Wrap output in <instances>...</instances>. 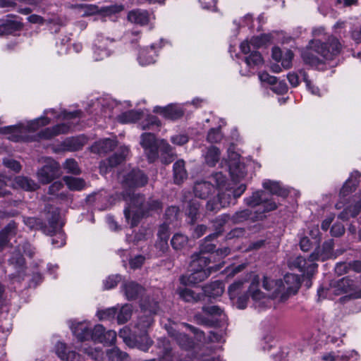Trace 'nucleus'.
<instances>
[{
	"mask_svg": "<svg viewBox=\"0 0 361 361\" xmlns=\"http://www.w3.org/2000/svg\"><path fill=\"white\" fill-rule=\"evenodd\" d=\"M204 294L209 298H216L224 293V286L221 282L214 281L204 287Z\"/></svg>",
	"mask_w": 361,
	"mask_h": 361,
	"instance_id": "41",
	"label": "nucleus"
},
{
	"mask_svg": "<svg viewBox=\"0 0 361 361\" xmlns=\"http://www.w3.org/2000/svg\"><path fill=\"white\" fill-rule=\"evenodd\" d=\"M213 184L208 181L197 182L194 186V192L196 197L206 199L214 191Z\"/></svg>",
	"mask_w": 361,
	"mask_h": 361,
	"instance_id": "29",
	"label": "nucleus"
},
{
	"mask_svg": "<svg viewBox=\"0 0 361 361\" xmlns=\"http://www.w3.org/2000/svg\"><path fill=\"white\" fill-rule=\"evenodd\" d=\"M187 171L185 169V162L180 159L173 164V176L174 181L177 184H180L187 178Z\"/></svg>",
	"mask_w": 361,
	"mask_h": 361,
	"instance_id": "38",
	"label": "nucleus"
},
{
	"mask_svg": "<svg viewBox=\"0 0 361 361\" xmlns=\"http://www.w3.org/2000/svg\"><path fill=\"white\" fill-rule=\"evenodd\" d=\"M149 54V49L142 50L139 56H138V62L141 66H147L152 64L155 62V55L154 54Z\"/></svg>",
	"mask_w": 361,
	"mask_h": 361,
	"instance_id": "57",
	"label": "nucleus"
},
{
	"mask_svg": "<svg viewBox=\"0 0 361 361\" xmlns=\"http://www.w3.org/2000/svg\"><path fill=\"white\" fill-rule=\"evenodd\" d=\"M360 176V173L358 171H355L351 173L350 177L345 181L341 190V196L345 197L355 190L358 184V178Z\"/></svg>",
	"mask_w": 361,
	"mask_h": 361,
	"instance_id": "31",
	"label": "nucleus"
},
{
	"mask_svg": "<svg viewBox=\"0 0 361 361\" xmlns=\"http://www.w3.org/2000/svg\"><path fill=\"white\" fill-rule=\"evenodd\" d=\"M24 224L30 229H41L47 235H52L57 226V217L54 215L53 219L49 221V226H44L42 221L35 217H24Z\"/></svg>",
	"mask_w": 361,
	"mask_h": 361,
	"instance_id": "14",
	"label": "nucleus"
},
{
	"mask_svg": "<svg viewBox=\"0 0 361 361\" xmlns=\"http://www.w3.org/2000/svg\"><path fill=\"white\" fill-rule=\"evenodd\" d=\"M271 34H263L260 36L252 37L250 43L254 48H259L271 42Z\"/></svg>",
	"mask_w": 361,
	"mask_h": 361,
	"instance_id": "55",
	"label": "nucleus"
},
{
	"mask_svg": "<svg viewBox=\"0 0 361 361\" xmlns=\"http://www.w3.org/2000/svg\"><path fill=\"white\" fill-rule=\"evenodd\" d=\"M106 355L111 361H129L128 355L118 347H114L106 351Z\"/></svg>",
	"mask_w": 361,
	"mask_h": 361,
	"instance_id": "49",
	"label": "nucleus"
},
{
	"mask_svg": "<svg viewBox=\"0 0 361 361\" xmlns=\"http://www.w3.org/2000/svg\"><path fill=\"white\" fill-rule=\"evenodd\" d=\"M244 202L247 206L251 207H259V209L255 211V213L262 217L264 213L273 211L277 208L276 204L274 202L268 200L266 197V193L263 190L254 192L251 196L245 198Z\"/></svg>",
	"mask_w": 361,
	"mask_h": 361,
	"instance_id": "6",
	"label": "nucleus"
},
{
	"mask_svg": "<svg viewBox=\"0 0 361 361\" xmlns=\"http://www.w3.org/2000/svg\"><path fill=\"white\" fill-rule=\"evenodd\" d=\"M20 23L15 20H7L0 24V35H9L21 28Z\"/></svg>",
	"mask_w": 361,
	"mask_h": 361,
	"instance_id": "44",
	"label": "nucleus"
},
{
	"mask_svg": "<svg viewBox=\"0 0 361 361\" xmlns=\"http://www.w3.org/2000/svg\"><path fill=\"white\" fill-rule=\"evenodd\" d=\"M191 258L190 267L192 269L205 270L204 268L209 263L208 257L201 252L193 254Z\"/></svg>",
	"mask_w": 361,
	"mask_h": 361,
	"instance_id": "37",
	"label": "nucleus"
},
{
	"mask_svg": "<svg viewBox=\"0 0 361 361\" xmlns=\"http://www.w3.org/2000/svg\"><path fill=\"white\" fill-rule=\"evenodd\" d=\"M63 180L71 190H81L85 187L83 179L72 176H64Z\"/></svg>",
	"mask_w": 361,
	"mask_h": 361,
	"instance_id": "43",
	"label": "nucleus"
},
{
	"mask_svg": "<svg viewBox=\"0 0 361 361\" xmlns=\"http://www.w3.org/2000/svg\"><path fill=\"white\" fill-rule=\"evenodd\" d=\"M259 278L253 275L252 282L246 292L244 291V282L238 281L232 283L228 288V294L231 300L235 301L238 309H245L249 300V296L254 302L255 307H264L268 300L266 295L259 288Z\"/></svg>",
	"mask_w": 361,
	"mask_h": 361,
	"instance_id": "1",
	"label": "nucleus"
},
{
	"mask_svg": "<svg viewBox=\"0 0 361 361\" xmlns=\"http://www.w3.org/2000/svg\"><path fill=\"white\" fill-rule=\"evenodd\" d=\"M60 166L52 159H47L45 164L37 173L39 181L42 184H48L60 176Z\"/></svg>",
	"mask_w": 361,
	"mask_h": 361,
	"instance_id": "8",
	"label": "nucleus"
},
{
	"mask_svg": "<svg viewBox=\"0 0 361 361\" xmlns=\"http://www.w3.org/2000/svg\"><path fill=\"white\" fill-rule=\"evenodd\" d=\"M169 224L166 223H164L162 225H161L158 230L157 235L158 238L160 240L158 245L159 246L160 249L163 250L168 248L167 241L169 237Z\"/></svg>",
	"mask_w": 361,
	"mask_h": 361,
	"instance_id": "45",
	"label": "nucleus"
},
{
	"mask_svg": "<svg viewBox=\"0 0 361 361\" xmlns=\"http://www.w3.org/2000/svg\"><path fill=\"white\" fill-rule=\"evenodd\" d=\"M127 207L124 209V215L131 227L137 225L141 216L151 212H158L161 209V203L153 199L145 202V198L140 194L126 192L123 194Z\"/></svg>",
	"mask_w": 361,
	"mask_h": 361,
	"instance_id": "2",
	"label": "nucleus"
},
{
	"mask_svg": "<svg viewBox=\"0 0 361 361\" xmlns=\"http://www.w3.org/2000/svg\"><path fill=\"white\" fill-rule=\"evenodd\" d=\"M116 146L114 140L104 139L96 142L91 147L92 152L97 154H106L113 150Z\"/></svg>",
	"mask_w": 361,
	"mask_h": 361,
	"instance_id": "27",
	"label": "nucleus"
},
{
	"mask_svg": "<svg viewBox=\"0 0 361 361\" xmlns=\"http://www.w3.org/2000/svg\"><path fill=\"white\" fill-rule=\"evenodd\" d=\"M166 154L165 157H161V161L165 164H169L173 160V153L171 146L165 140H162L158 145V149Z\"/></svg>",
	"mask_w": 361,
	"mask_h": 361,
	"instance_id": "47",
	"label": "nucleus"
},
{
	"mask_svg": "<svg viewBox=\"0 0 361 361\" xmlns=\"http://www.w3.org/2000/svg\"><path fill=\"white\" fill-rule=\"evenodd\" d=\"M128 19L132 23L145 25L148 23L149 17L147 11L137 9L130 11L128 13Z\"/></svg>",
	"mask_w": 361,
	"mask_h": 361,
	"instance_id": "30",
	"label": "nucleus"
},
{
	"mask_svg": "<svg viewBox=\"0 0 361 361\" xmlns=\"http://www.w3.org/2000/svg\"><path fill=\"white\" fill-rule=\"evenodd\" d=\"M132 312L133 309L130 305H123L117 314L118 323L121 324L127 322L130 319Z\"/></svg>",
	"mask_w": 361,
	"mask_h": 361,
	"instance_id": "52",
	"label": "nucleus"
},
{
	"mask_svg": "<svg viewBox=\"0 0 361 361\" xmlns=\"http://www.w3.org/2000/svg\"><path fill=\"white\" fill-rule=\"evenodd\" d=\"M350 357L349 355L342 354L340 355L339 352L337 353L331 352L323 355L322 359L325 361H340V360H348Z\"/></svg>",
	"mask_w": 361,
	"mask_h": 361,
	"instance_id": "64",
	"label": "nucleus"
},
{
	"mask_svg": "<svg viewBox=\"0 0 361 361\" xmlns=\"http://www.w3.org/2000/svg\"><path fill=\"white\" fill-rule=\"evenodd\" d=\"M144 315L140 316L135 326L140 334H146L147 329L152 325L153 319L151 314H156L159 310L158 303L154 300H145L140 304Z\"/></svg>",
	"mask_w": 361,
	"mask_h": 361,
	"instance_id": "7",
	"label": "nucleus"
},
{
	"mask_svg": "<svg viewBox=\"0 0 361 361\" xmlns=\"http://www.w3.org/2000/svg\"><path fill=\"white\" fill-rule=\"evenodd\" d=\"M152 344V340L147 334H142L135 338V346L142 351H148Z\"/></svg>",
	"mask_w": 361,
	"mask_h": 361,
	"instance_id": "53",
	"label": "nucleus"
},
{
	"mask_svg": "<svg viewBox=\"0 0 361 361\" xmlns=\"http://www.w3.org/2000/svg\"><path fill=\"white\" fill-rule=\"evenodd\" d=\"M71 126L66 123H61L56 125L51 128H47L40 131L36 137L37 139L49 140L52 137L59 135L61 134H66L68 133Z\"/></svg>",
	"mask_w": 361,
	"mask_h": 361,
	"instance_id": "19",
	"label": "nucleus"
},
{
	"mask_svg": "<svg viewBox=\"0 0 361 361\" xmlns=\"http://www.w3.org/2000/svg\"><path fill=\"white\" fill-rule=\"evenodd\" d=\"M312 34L314 38L310 41V47L318 56L328 61L340 54L342 45L337 38L329 36L325 42H322L319 37L324 34L322 27L314 29Z\"/></svg>",
	"mask_w": 361,
	"mask_h": 361,
	"instance_id": "4",
	"label": "nucleus"
},
{
	"mask_svg": "<svg viewBox=\"0 0 361 361\" xmlns=\"http://www.w3.org/2000/svg\"><path fill=\"white\" fill-rule=\"evenodd\" d=\"M170 336L177 342L182 348L190 349L192 348L194 343L186 334L178 332L175 330L169 331Z\"/></svg>",
	"mask_w": 361,
	"mask_h": 361,
	"instance_id": "34",
	"label": "nucleus"
},
{
	"mask_svg": "<svg viewBox=\"0 0 361 361\" xmlns=\"http://www.w3.org/2000/svg\"><path fill=\"white\" fill-rule=\"evenodd\" d=\"M178 294L183 300L189 302L199 301L203 296L202 295L195 293L193 290L188 288L179 290Z\"/></svg>",
	"mask_w": 361,
	"mask_h": 361,
	"instance_id": "51",
	"label": "nucleus"
},
{
	"mask_svg": "<svg viewBox=\"0 0 361 361\" xmlns=\"http://www.w3.org/2000/svg\"><path fill=\"white\" fill-rule=\"evenodd\" d=\"M56 353L57 355L63 360L84 361L83 358L75 351H67L66 344L61 342H59L56 345Z\"/></svg>",
	"mask_w": 361,
	"mask_h": 361,
	"instance_id": "22",
	"label": "nucleus"
},
{
	"mask_svg": "<svg viewBox=\"0 0 361 361\" xmlns=\"http://www.w3.org/2000/svg\"><path fill=\"white\" fill-rule=\"evenodd\" d=\"M161 125V121L157 116L145 111L143 112V116H142L138 123L139 128L142 130L159 129Z\"/></svg>",
	"mask_w": 361,
	"mask_h": 361,
	"instance_id": "23",
	"label": "nucleus"
},
{
	"mask_svg": "<svg viewBox=\"0 0 361 361\" xmlns=\"http://www.w3.org/2000/svg\"><path fill=\"white\" fill-rule=\"evenodd\" d=\"M148 178L145 173L139 169H133L130 172L123 176L121 180L124 188H133L144 186L147 183Z\"/></svg>",
	"mask_w": 361,
	"mask_h": 361,
	"instance_id": "13",
	"label": "nucleus"
},
{
	"mask_svg": "<svg viewBox=\"0 0 361 361\" xmlns=\"http://www.w3.org/2000/svg\"><path fill=\"white\" fill-rule=\"evenodd\" d=\"M87 8L90 13L100 12L103 13L104 16H111L118 13L123 10V6L122 5H111L109 6L102 7L100 10L98 9L97 6L94 5H90Z\"/></svg>",
	"mask_w": 361,
	"mask_h": 361,
	"instance_id": "40",
	"label": "nucleus"
},
{
	"mask_svg": "<svg viewBox=\"0 0 361 361\" xmlns=\"http://www.w3.org/2000/svg\"><path fill=\"white\" fill-rule=\"evenodd\" d=\"M334 240L329 239L325 241L322 247H317L310 255L312 261H324L333 257Z\"/></svg>",
	"mask_w": 361,
	"mask_h": 361,
	"instance_id": "17",
	"label": "nucleus"
},
{
	"mask_svg": "<svg viewBox=\"0 0 361 361\" xmlns=\"http://www.w3.org/2000/svg\"><path fill=\"white\" fill-rule=\"evenodd\" d=\"M312 51L315 52L312 49H311L310 44L309 48L304 50L302 52L301 56L305 63L312 66H317L322 62V59H319L318 56H315Z\"/></svg>",
	"mask_w": 361,
	"mask_h": 361,
	"instance_id": "48",
	"label": "nucleus"
},
{
	"mask_svg": "<svg viewBox=\"0 0 361 361\" xmlns=\"http://www.w3.org/2000/svg\"><path fill=\"white\" fill-rule=\"evenodd\" d=\"M223 138L220 128H211L207 136V140L211 143H216L220 142Z\"/></svg>",
	"mask_w": 361,
	"mask_h": 361,
	"instance_id": "61",
	"label": "nucleus"
},
{
	"mask_svg": "<svg viewBox=\"0 0 361 361\" xmlns=\"http://www.w3.org/2000/svg\"><path fill=\"white\" fill-rule=\"evenodd\" d=\"M20 245L17 246V249L13 252L12 257L9 259L11 264L15 265L16 267L21 268L24 265L25 260L21 254Z\"/></svg>",
	"mask_w": 361,
	"mask_h": 361,
	"instance_id": "59",
	"label": "nucleus"
},
{
	"mask_svg": "<svg viewBox=\"0 0 361 361\" xmlns=\"http://www.w3.org/2000/svg\"><path fill=\"white\" fill-rule=\"evenodd\" d=\"M158 345L161 349L159 361H174V355L172 353V348L169 341L165 339L159 340Z\"/></svg>",
	"mask_w": 361,
	"mask_h": 361,
	"instance_id": "32",
	"label": "nucleus"
},
{
	"mask_svg": "<svg viewBox=\"0 0 361 361\" xmlns=\"http://www.w3.org/2000/svg\"><path fill=\"white\" fill-rule=\"evenodd\" d=\"M212 180L213 183L215 184L219 191L223 190L226 186L231 185V183H227L226 176L221 172L214 173L212 178Z\"/></svg>",
	"mask_w": 361,
	"mask_h": 361,
	"instance_id": "56",
	"label": "nucleus"
},
{
	"mask_svg": "<svg viewBox=\"0 0 361 361\" xmlns=\"http://www.w3.org/2000/svg\"><path fill=\"white\" fill-rule=\"evenodd\" d=\"M263 187L266 190H269L273 195L283 197L288 195V191L285 188H283L278 182L267 180L263 183Z\"/></svg>",
	"mask_w": 361,
	"mask_h": 361,
	"instance_id": "42",
	"label": "nucleus"
},
{
	"mask_svg": "<svg viewBox=\"0 0 361 361\" xmlns=\"http://www.w3.org/2000/svg\"><path fill=\"white\" fill-rule=\"evenodd\" d=\"M153 112L161 115L166 119L176 121L184 116L185 108L181 104H170L165 106H156L153 109Z\"/></svg>",
	"mask_w": 361,
	"mask_h": 361,
	"instance_id": "11",
	"label": "nucleus"
},
{
	"mask_svg": "<svg viewBox=\"0 0 361 361\" xmlns=\"http://www.w3.org/2000/svg\"><path fill=\"white\" fill-rule=\"evenodd\" d=\"M63 188V183L61 181H55L49 187L48 193L56 198L64 200L66 198V194L64 192H60Z\"/></svg>",
	"mask_w": 361,
	"mask_h": 361,
	"instance_id": "50",
	"label": "nucleus"
},
{
	"mask_svg": "<svg viewBox=\"0 0 361 361\" xmlns=\"http://www.w3.org/2000/svg\"><path fill=\"white\" fill-rule=\"evenodd\" d=\"M13 184L15 187L22 188L27 191H33L39 188V185L33 180L25 176H18L15 178Z\"/></svg>",
	"mask_w": 361,
	"mask_h": 361,
	"instance_id": "36",
	"label": "nucleus"
},
{
	"mask_svg": "<svg viewBox=\"0 0 361 361\" xmlns=\"http://www.w3.org/2000/svg\"><path fill=\"white\" fill-rule=\"evenodd\" d=\"M300 286V277L294 274H287L282 281L281 292L282 297L284 295H291L297 293Z\"/></svg>",
	"mask_w": 361,
	"mask_h": 361,
	"instance_id": "16",
	"label": "nucleus"
},
{
	"mask_svg": "<svg viewBox=\"0 0 361 361\" xmlns=\"http://www.w3.org/2000/svg\"><path fill=\"white\" fill-rule=\"evenodd\" d=\"M263 288L269 293V296L266 297L268 298L264 306L267 305L269 301V297L275 298L281 294L282 287V280H272L268 277L264 276L262 283Z\"/></svg>",
	"mask_w": 361,
	"mask_h": 361,
	"instance_id": "21",
	"label": "nucleus"
},
{
	"mask_svg": "<svg viewBox=\"0 0 361 361\" xmlns=\"http://www.w3.org/2000/svg\"><path fill=\"white\" fill-rule=\"evenodd\" d=\"M217 235H218V233H213V234H211V235H209L208 236H207L204 239V242L202 244H201V245H200V252L205 255L206 253L213 252L214 250L215 245L210 243L209 242L211 240L216 238Z\"/></svg>",
	"mask_w": 361,
	"mask_h": 361,
	"instance_id": "58",
	"label": "nucleus"
},
{
	"mask_svg": "<svg viewBox=\"0 0 361 361\" xmlns=\"http://www.w3.org/2000/svg\"><path fill=\"white\" fill-rule=\"evenodd\" d=\"M128 154L129 148L126 146H121L118 151L109 157L104 164H106L107 167H115L122 163L126 159Z\"/></svg>",
	"mask_w": 361,
	"mask_h": 361,
	"instance_id": "25",
	"label": "nucleus"
},
{
	"mask_svg": "<svg viewBox=\"0 0 361 361\" xmlns=\"http://www.w3.org/2000/svg\"><path fill=\"white\" fill-rule=\"evenodd\" d=\"M271 56L274 61L280 62L283 68H291L294 54L290 49H281L278 47H274L272 48Z\"/></svg>",
	"mask_w": 361,
	"mask_h": 361,
	"instance_id": "15",
	"label": "nucleus"
},
{
	"mask_svg": "<svg viewBox=\"0 0 361 361\" xmlns=\"http://www.w3.org/2000/svg\"><path fill=\"white\" fill-rule=\"evenodd\" d=\"M143 112L142 110H130L123 112L118 116V121L122 123L140 122L143 116Z\"/></svg>",
	"mask_w": 361,
	"mask_h": 361,
	"instance_id": "35",
	"label": "nucleus"
},
{
	"mask_svg": "<svg viewBox=\"0 0 361 361\" xmlns=\"http://www.w3.org/2000/svg\"><path fill=\"white\" fill-rule=\"evenodd\" d=\"M83 142H82V140L78 137H73L71 139L67 140L65 142V146L69 151L79 150L83 146Z\"/></svg>",
	"mask_w": 361,
	"mask_h": 361,
	"instance_id": "63",
	"label": "nucleus"
},
{
	"mask_svg": "<svg viewBox=\"0 0 361 361\" xmlns=\"http://www.w3.org/2000/svg\"><path fill=\"white\" fill-rule=\"evenodd\" d=\"M113 42V39L104 37L103 35H98L95 40L94 54L96 61L102 60L109 56L107 46Z\"/></svg>",
	"mask_w": 361,
	"mask_h": 361,
	"instance_id": "18",
	"label": "nucleus"
},
{
	"mask_svg": "<svg viewBox=\"0 0 361 361\" xmlns=\"http://www.w3.org/2000/svg\"><path fill=\"white\" fill-rule=\"evenodd\" d=\"M73 334L80 340H87L90 337V328L86 322H72L71 324Z\"/></svg>",
	"mask_w": 361,
	"mask_h": 361,
	"instance_id": "26",
	"label": "nucleus"
},
{
	"mask_svg": "<svg viewBox=\"0 0 361 361\" xmlns=\"http://www.w3.org/2000/svg\"><path fill=\"white\" fill-rule=\"evenodd\" d=\"M317 293L319 298H328L329 299H333L332 295L346 294L339 299L341 303H345L350 300L361 298V288L358 286L357 281L348 277H344L331 283L329 288L320 287Z\"/></svg>",
	"mask_w": 361,
	"mask_h": 361,
	"instance_id": "3",
	"label": "nucleus"
},
{
	"mask_svg": "<svg viewBox=\"0 0 361 361\" xmlns=\"http://www.w3.org/2000/svg\"><path fill=\"white\" fill-rule=\"evenodd\" d=\"M221 156L220 150L215 146H210L203 153L205 163L209 166H214L219 161Z\"/></svg>",
	"mask_w": 361,
	"mask_h": 361,
	"instance_id": "33",
	"label": "nucleus"
},
{
	"mask_svg": "<svg viewBox=\"0 0 361 361\" xmlns=\"http://www.w3.org/2000/svg\"><path fill=\"white\" fill-rule=\"evenodd\" d=\"M122 290L128 300H134L144 291L143 288L133 281H126L122 285Z\"/></svg>",
	"mask_w": 361,
	"mask_h": 361,
	"instance_id": "24",
	"label": "nucleus"
},
{
	"mask_svg": "<svg viewBox=\"0 0 361 361\" xmlns=\"http://www.w3.org/2000/svg\"><path fill=\"white\" fill-rule=\"evenodd\" d=\"M252 219L253 221H257L262 219V216H259L258 214L252 215V212L249 209H245L237 211L231 217V221L235 224H240L244 222L248 219Z\"/></svg>",
	"mask_w": 361,
	"mask_h": 361,
	"instance_id": "28",
	"label": "nucleus"
},
{
	"mask_svg": "<svg viewBox=\"0 0 361 361\" xmlns=\"http://www.w3.org/2000/svg\"><path fill=\"white\" fill-rule=\"evenodd\" d=\"M50 123V119L46 116H41L38 118L30 121L25 126L23 124H19L18 126L14 127L15 129L18 130L20 133L18 135L19 137L15 139V141H18L19 140H23L25 141H32L37 140L36 136L29 137L24 136L23 133L26 132H35L38 130L40 127L48 125Z\"/></svg>",
	"mask_w": 361,
	"mask_h": 361,
	"instance_id": "9",
	"label": "nucleus"
},
{
	"mask_svg": "<svg viewBox=\"0 0 361 361\" xmlns=\"http://www.w3.org/2000/svg\"><path fill=\"white\" fill-rule=\"evenodd\" d=\"M179 209L178 207L171 206L166 209L165 212V220L164 223L168 224L174 222L178 218Z\"/></svg>",
	"mask_w": 361,
	"mask_h": 361,
	"instance_id": "60",
	"label": "nucleus"
},
{
	"mask_svg": "<svg viewBox=\"0 0 361 361\" xmlns=\"http://www.w3.org/2000/svg\"><path fill=\"white\" fill-rule=\"evenodd\" d=\"M140 145L145 150L149 162H154L159 156L158 144L155 135L150 133H144L140 136Z\"/></svg>",
	"mask_w": 361,
	"mask_h": 361,
	"instance_id": "12",
	"label": "nucleus"
},
{
	"mask_svg": "<svg viewBox=\"0 0 361 361\" xmlns=\"http://www.w3.org/2000/svg\"><path fill=\"white\" fill-rule=\"evenodd\" d=\"M193 271L188 276H181L180 281L183 285L196 284L205 280L209 275L207 270L192 269Z\"/></svg>",
	"mask_w": 361,
	"mask_h": 361,
	"instance_id": "20",
	"label": "nucleus"
},
{
	"mask_svg": "<svg viewBox=\"0 0 361 361\" xmlns=\"http://www.w3.org/2000/svg\"><path fill=\"white\" fill-rule=\"evenodd\" d=\"M245 63L249 68V71L255 67H259L263 64V59L258 51H252L248 56L245 58Z\"/></svg>",
	"mask_w": 361,
	"mask_h": 361,
	"instance_id": "46",
	"label": "nucleus"
},
{
	"mask_svg": "<svg viewBox=\"0 0 361 361\" xmlns=\"http://www.w3.org/2000/svg\"><path fill=\"white\" fill-rule=\"evenodd\" d=\"M315 261H312L310 256L308 260L302 257H297L289 259L288 264L291 269H298L303 276L310 278L314 275L317 271V264Z\"/></svg>",
	"mask_w": 361,
	"mask_h": 361,
	"instance_id": "10",
	"label": "nucleus"
},
{
	"mask_svg": "<svg viewBox=\"0 0 361 361\" xmlns=\"http://www.w3.org/2000/svg\"><path fill=\"white\" fill-rule=\"evenodd\" d=\"M16 224L14 221H11L1 232H0V247L5 245L16 234Z\"/></svg>",
	"mask_w": 361,
	"mask_h": 361,
	"instance_id": "39",
	"label": "nucleus"
},
{
	"mask_svg": "<svg viewBox=\"0 0 361 361\" xmlns=\"http://www.w3.org/2000/svg\"><path fill=\"white\" fill-rule=\"evenodd\" d=\"M188 237L182 233H176L171 240V244L176 250H180L185 247L188 243Z\"/></svg>",
	"mask_w": 361,
	"mask_h": 361,
	"instance_id": "54",
	"label": "nucleus"
},
{
	"mask_svg": "<svg viewBox=\"0 0 361 361\" xmlns=\"http://www.w3.org/2000/svg\"><path fill=\"white\" fill-rule=\"evenodd\" d=\"M104 328L102 325L98 324L94 326L93 330L90 329V337L94 341L103 343L104 340L102 336L104 333Z\"/></svg>",
	"mask_w": 361,
	"mask_h": 361,
	"instance_id": "62",
	"label": "nucleus"
},
{
	"mask_svg": "<svg viewBox=\"0 0 361 361\" xmlns=\"http://www.w3.org/2000/svg\"><path fill=\"white\" fill-rule=\"evenodd\" d=\"M246 185L241 184L237 188L231 185L226 186L218 192L217 201L209 200L207 203V209L211 212H217L222 207L235 204L236 200L245 191Z\"/></svg>",
	"mask_w": 361,
	"mask_h": 361,
	"instance_id": "5",
	"label": "nucleus"
}]
</instances>
